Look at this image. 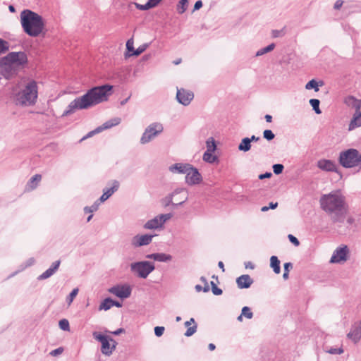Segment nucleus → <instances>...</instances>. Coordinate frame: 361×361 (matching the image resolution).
I'll return each mask as SVG.
<instances>
[{"instance_id": "29", "label": "nucleus", "mask_w": 361, "mask_h": 361, "mask_svg": "<svg viewBox=\"0 0 361 361\" xmlns=\"http://www.w3.org/2000/svg\"><path fill=\"white\" fill-rule=\"evenodd\" d=\"M149 47L148 43H145L138 47L136 49H135L134 52L130 53V54H125L126 58L130 57L133 56H137L140 55L142 53H143Z\"/></svg>"}, {"instance_id": "31", "label": "nucleus", "mask_w": 361, "mask_h": 361, "mask_svg": "<svg viewBox=\"0 0 361 361\" xmlns=\"http://www.w3.org/2000/svg\"><path fill=\"white\" fill-rule=\"evenodd\" d=\"M274 48H275V44L274 43H271L269 45L267 46L266 47H263V48L259 49L256 52L255 56H262V55H264V54H265L267 53H269V52L271 51L272 50H274Z\"/></svg>"}, {"instance_id": "4", "label": "nucleus", "mask_w": 361, "mask_h": 361, "mask_svg": "<svg viewBox=\"0 0 361 361\" xmlns=\"http://www.w3.org/2000/svg\"><path fill=\"white\" fill-rule=\"evenodd\" d=\"M38 97V87L34 80H29L16 94V104L21 106H30L36 104Z\"/></svg>"}, {"instance_id": "53", "label": "nucleus", "mask_w": 361, "mask_h": 361, "mask_svg": "<svg viewBox=\"0 0 361 361\" xmlns=\"http://www.w3.org/2000/svg\"><path fill=\"white\" fill-rule=\"evenodd\" d=\"M288 238L290 240V242L292 243L294 245L298 246L300 245V241L298 240V239L292 234H289L288 235Z\"/></svg>"}, {"instance_id": "16", "label": "nucleus", "mask_w": 361, "mask_h": 361, "mask_svg": "<svg viewBox=\"0 0 361 361\" xmlns=\"http://www.w3.org/2000/svg\"><path fill=\"white\" fill-rule=\"evenodd\" d=\"M348 253V248L346 245L336 248L330 259V262L339 263L342 261H345Z\"/></svg>"}, {"instance_id": "18", "label": "nucleus", "mask_w": 361, "mask_h": 361, "mask_svg": "<svg viewBox=\"0 0 361 361\" xmlns=\"http://www.w3.org/2000/svg\"><path fill=\"white\" fill-rule=\"evenodd\" d=\"M190 164L176 163L169 166V171L172 173L187 174L190 169H192Z\"/></svg>"}, {"instance_id": "64", "label": "nucleus", "mask_w": 361, "mask_h": 361, "mask_svg": "<svg viewBox=\"0 0 361 361\" xmlns=\"http://www.w3.org/2000/svg\"><path fill=\"white\" fill-rule=\"evenodd\" d=\"M245 267L246 269L250 268L253 269L255 268V265L251 262H245Z\"/></svg>"}, {"instance_id": "22", "label": "nucleus", "mask_w": 361, "mask_h": 361, "mask_svg": "<svg viewBox=\"0 0 361 361\" xmlns=\"http://www.w3.org/2000/svg\"><path fill=\"white\" fill-rule=\"evenodd\" d=\"M348 337L355 343H357L361 338V327L357 326V323L352 326L350 332L348 334Z\"/></svg>"}, {"instance_id": "21", "label": "nucleus", "mask_w": 361, "mask_h": 361, "mask_svg": "<svg viewBox=\"0 0 361 361\" xmlns=\"http://www.w3.org/2000/svg\"><path fill=\"white\" fill-rule=\"evenodd\" d=\"M146 257L150 259H154V261L161 262H167L172 259V256L171 255L163 252L149 254L147 255Z\"/></svg>"}, {"instance_id": "6", "label": "nucleus", "mask_w": 361, "mask_h": 361, "mask_svg": "<svg viewBox=\"0 0 361 361\" xmlns=\"http://www.w3.org/2000/svg\"><path fill=\"white\" fill-rule=\"evenodd\" d=\"M133 274L141 279H147L155 269L154 264L150 261H140L133 262L130 265Z\"/></svg>"}, {"instance_id": "27", "label": "nucleus", "mask_w": 361, "mask_h": 361, "mask_svg": "<svg viewBox=\"0 0 361 361\" xmlns=\"http://www.w3.org/2000/svg\"><path fill=\"white\" fill-rule=\"evenodd\" d=\"M323 85L324 82L322 80L317 82L316 80L312 79L305 85V88L307 90L313 89L315 92H318L319 90V87L322 86Z\"/></svg>"}, {"instance_id": "23", "label": "nucleus", "mask_w": 361, "mask_h": 361, "mask_svg": "<svg viewBox=\"0 0 361 361\" xmlns=\"http://www.w3.org/2000/svg\"><path fill=\"white\" fill-rule=\"evenodd\" d=\"M358 127H361V111L357 109L349 123L348 130H353Z\"/></svg>"}, {"instance_id": "1", "label": "nucleus", "mask_w": 361, "mask_h": 361, "mask_svg": "<svg viewBox=\"0 0 361 361\" xmlns=\"http://www.w3.org/2000/svg\"><path fill=\"white\" fill-rule=\"evenodd\" d=\"M112 87L111 85L106 84L90 88L85 94L73 100L63 111L62 116H68L76 110L87 109L106 101L111 94Z\"/></svg>"}, {"instance_id": "54", "label": "nucleus", "mask_w": 361, "mask_h": 361, "mask_svg": "<svg viewBox=\"0 0 361 361\" xmlns=\"http://www.w3.org/2000/svg\"><path fill=\"white\" fill-rule=\"evenodd\" d=\"M136 8L141 11H146L150 9V6L147 4V2L145 4H140L137 3H135Z\"/></svg>"}, {"instance_id": "40", "label": "nucleus", "mask_w": 361, "mask_h": 361, "mask_svg": "<svg viewBox=\"0 0 361 361\" xmlns=\"http://www.w3.org/2000/svg\"><path fill=\"white\" fill-rule=\"evenodd\" d=\"M59 327L61 330L69 331L70 325L69 322L66 319H62L59 322Z\"/></svg>"}, {"instance_id": "13", "label": "nucleus", "mask_w": 361, "mask_h": 361, "mask_svg": "<svg viewBox=\"0 0 361 361\" xmlns=\"http://www.w3.org/2000/svg\"><path fill=\"white\" fill-rule=\"evenodd\" d=\"M0 74L6 80H10L17 74V70L8 61H0Z\"/></svg>"}, {"instance_id": "45", "label": "nucleus", "mask_w": 361, "mask_h": 361, "mask_svg": "<svg viewBox=\"0 0 361 361\" xmlns=\"http://www.w3.org/2000/svg\"><path fill=\"white\" fill-rule=\"evenodd\" d=\"M212 286V291L215 295H220L222 294L223 291L221 288H218L214 281H211L210 283Z\"/></svg>"}, {"instance_id": "58", "label": "nucleus", "mask_w": 361, "mask_h": 361, "mask_svg": "<svg viewBox=\"0 0 361 361\" xmlns=\"http://www.w3.org/2000/svg\"><path fill=\"white\" fill-rule=\"evenodd\" d=\"M202 1L201 0H198L195 2V5H194V8H193V12L195 11H197L199 9H200L202 7Z\"/></svg>"}, {"instance_id": "34", "label": "nucleus", "mask_w": 361, "mask_h": 361, "mask_svg": "<svg viewBox=\"0 0 361 361\" xmlns=\"http://www.w3.org/2000/svg\"><path fill=\"white\" fill-rule=\"evenodd\" d=\"M310 104L312 107V109L315 111L317 114H320L322 113L319 109L320 101L317 99H310Z\"/></svg>"}, {"instance_id": "41", "label": "nucleus", "mask_w": 361, "mask_h": 361, "mask_svg": "<svg viewBox=\"0 0 361 361\" xmlns=\"http://www.w3.org/2000/svg\"><path fill=\"white\" fill-rule=\"evenodd\" d=\"M263 137L268 141L272 140L275 137L274 133L271 130H264L263 132Z\"/></svg>"}, {"instance_id": "33", "label": "nucleus", "mask_w": 361, "mask_h": 361, "mask_svg": "<svg viewBox=\"0 0 361 361\" xmlns=\"http://www.w3.org/2000/svg\"><path fill=\"white\" fill-rule=\"evenodd\" d=\"M206 151L214 152L216 149V145L215 140L212 137L207 139V140L206 141Z\"/></svg>"}, {"instance_id": "52", "label": "nucleus", "mask_w": 361, "mask_h": 361, "mask_svg": "<svg viewBox=\"0 0 361 361\" xmlns=\"http://www.w3.org/2000/svg\"><path fill=\"white\" fill-rule=\"evenodd\" d=\"M101 130H100V128H99V127H97V128H95L94 130H92L90 132H89L85 137H83L81 140H83L85 139H87L88 137H92V135L97 134V133H100Z\"/></svg>"}, {"instance_id": "24", "label": "nucleus", "mask_w": 361, "mask_h": 361, "mask_svg": "<svg viewBox=\"0 0 361 361\" xmlns=\"http://www.w3.org/2000/svg\"><path fill=\"white\" fill-rule=\"evenodd\" d=\"M121 120L120 118H114L106 121L104 123L102 124V126H99V128H100V130L102 132L104 130L109 129L110 128L118 125L121 123Z\"/></svg>"}, {"instance_id": "39", "label": "nucleus", "mask_w": 361, "mask_h": 361, "mask_svg": "<svg viewBox=\"0 0 361 361\" xmlns=\"http://www.w3.org/2000/svg\"><path fill=\"white\" fill-rule=\"evenodd\" d=\"M54 274V273L49 268L48 269H47L44 272H43L42 274H40L37 277V280H39V281L45 280V279L51 277Z\"/></svg>"}, {"instance_id": "25", "label": "nucleus", "mask_w": 361, "mask_h": 361, "mask_svg": "<svg viewBox=\"0 0 361 361\" xmlns=\"http://www.w3.org/2000/svg\"><path fill=\"white\" fill-rule=\"evenodd\" d=\"M187 200H188V197H185L184 198V200L180 201V202H178V203H173V195L169 194L164 199H163L162 202H163V204H164V207H168L170 204H172L173 206L176 207H178L179 205H182L184 202H186Z\"/></svg>"}, {"instance_id": "44", "label": "nucleus", "mask_w": 361, "mask_h": 361, "mask_svg": "<svg viewBox=\"0 0 361 361\" xmlns=\"http://www.w3.org/2000/svg\"><path fill=\"white\" fill-rule=\"evenodd\" d=\"M197 326L196 324H195L192 326L188 327L186 331L185 332L184 335L186 337H190L192 336L196 331H197Z\"/></svg>"}, {"instance_id": "55", "label": "nucleus", "mask_w": 361, "mask_h": 361, "mask_svg": "<svg viewBox=\"0 0 361 361\" xmlns=\"http://www.w3.org/2000/svg\"><path fill=\"white\" fill-rule=\"evenodd\" d=\"M200 280L204 284V286L203 287V291L204 293L208 292L209 290V286L208 285L207 279L204 276H201Z\"/></svg>"}, {"instance_id": "26", "label": "nucleus", "mask_w": 361, "mask_h": 361, "mask_svg": "<svg viewBox=\"0 0 361 361\" xmlns=\"http://www.w3.org/2000/svg\"><path fill=\"white\" fill-rule=\"evenodd\" d=\"M270 267L272 268L274 272L276 274H280L281 267L280 260L276 256H271L270 258Z\"/></svg>"}, {"instance_id": "19", "label": "nucleus", "mask_w": 361, "mask_h": 361, "mask_svg": "<svg viewBox=\"0 0 361 361\" xmlns=\"http://www.w3.org/2000/svg\"><path fill=\"white\" fill-rule=\"evenodd\" d=\"M238 287L240 289L248 288L253 283L252 279L248 274H243L236 279Z\"/></svg>"}, {"instance_id": "36", "label": "nucleus", "mask_w": 361, "mask_h": 361, "mask_svg": "<svg viewBox=\"0 0 361 361\" xmlns=\"http://www.w3.org/2000/svg\"><path fill=\"white\" fill-rule=\"evenodd\" d=\"M101 203L99 202V200H96L94 204L92 205H91L90 207H85L84 208V212L85 213H93L94 212H96L98 208H99V206Z\"/></svg>"}, {"instance_id": "12", "label": "nucleus", "mask_w": 361, "mask_h": 361, "mask_svg": "<svg viewBox=\"0 0 361 361\" xmlns=\"http://www.w3.org/2000/svg\"><path fill=\"white\" fill-rule=\"evenodd\" d=\"M194 98V94L190 90L184 88L177 90L176 99L178 102L183 106H188Z\"/></svg>"}, {"instance_id": "7", "label": "nucleus", "mask_w": 361, "mask_h": 361, "mask_svg": "<svg viewBox=\"0 0 361 361\" xmlns=\"http://www.w3.org/2000/svg\"><path fill=\"white\" fill-rule=\"evenodd\" d=\"M164 130V126L161 123L154 122L149 124L144 130L141 137L140 143L145 145L151 142Z\"/></svg>"}, {"instance_id": "51", "label": "nucleus", "mask_w": 361, "mask_h": 361, "mask_svg": "<svg viewBox=\"0 0 361 361\" xmlns=\"http://www.w3.org/2000/svg\"><path fill=\"white\" fill-rule=\"evenodd\" d=\"M60 264H61V261L56 260L51 264L49 269L55 274L56 272V271L58 270Z\"/></svg>"}, {"instance_id": "9", "label": "nucleus", "mask_w": 361, "mask_h": 361, "mask_svg": "<svg viewBox=\"0 0 361 361\" xmlns=\"http://www.w3.org/2000/svg\"><path fill=\"white\" fill-rule=\"evenodd\" d=\"M93 338L97 341L100 342L102 344L101 351L102 353L107 356H109L112 354L113 351L115 350V345H112L111 346V337L107 336H104L100 333L97 331L93 332L92 334Z\"/></svg>"}, {"instance_id": "61", "label": "nucleus", "mask_w": 361, "mask_h": 361, "mask_svg": "<svg viewBox=\"0 0 361 361\" xmlns=\"http://www.w3.org/2000/svg\"><path fill=\"white\" fill-rule=\"evenodd\" d=\"M272 176V173L271 172H266L264 173H262L259 176V179L263 180L265 178H269Z\"/></svg>"}, {"instance_id": "8", "label": "nucleus", "mask_w": 361, "mask_h": 361, "mask_svg": "<svg viewBox=\"0 0 361 361\" xmlns=\"http://www.w3.org/2000/svg\"><path fill=\"white\" fill-rule=\"evenodd\" d=\"M1 61H8L13 66H24L27 63V54L23 51H12L6 56L0 58Z\"/></svg>"}, {"instance_id": "48", "label": "nucleus", "mask_w": 361, "mask_h": 361, "mask_svg": "<svg viewBox=\"0 0 361 361\" xmlns=\"http://www.w3.org/2000/svg\"><path fill=\"white\" fill-rule=\"evenodd\" d=\"M327 353L331 355H341L343 353V349L342 348H331Z\"/></svg>"}, {"instance_id": "28", "label": "nucleus", "mask_w": 361, "mask_h": 361, "mask_svg": "<svg viewBox=\"0 0 361 361\" xmlns=\"http://www.w3.org/2000/svg\"><path fill=\"white\" fill-rule=\"evenodd\" d=\"M238 148L239 151L248 152L251 148L250 140H248V137L243 138Z\"/></svg>"}, {"instance_id": "46", "label": "nucleus", "mask_w": 361, "mask_h": 361, "mask_svg": "<svg viewBox=\"0 0 361 361\" xmlns=\"http://www.w3.org/2000/svg\"><path fill=\"white\" fill-rule=\"evenodd\" d=\"M126 49H127V52L126 54H130V53L134 52L135 49L133 47V39L132 38L129 39L126 42Z\"/></svg>"}, {"instance_id": "42", "label": "nucleus", "mask_w": 361, "mask_h": 361, "mask_svg": "<svg viewBox=\"0 0 361 361\" xmlns=\"http://www.w3.org/2000/svg\"><path fill=\"white\" fill-rule=\"evenodd\" d=\"M242 314L245 316L247 319H252L253 317V313L252 312L250 308L249 307L245 306L242 308Z\"/></svg>"}, {"instance_id": "49", "label": "nucleus", "mask_w": 361, "mask_h": 361, "mask_svg": "<svg viewBox=\"0 0 361 361\" xmlns=\"http://www.w3.org/2000/svg\"><path fill=\"white\" fill-rule=\"evenodd\" d=\"M285 35L284 29L282 30H273L271 32L272 37L277 38L282 37Z\"/></svg>"}, {"instance_id": "38", "label": "nucleus", "mask_w": 361, "mask_h": 361, "mask_svg": "<svg viewBox=\"0 0 361 361\" xmlns=\"http://www.w3.org/2000/svg\"><path fill=\"white\" fill-rule=\"evenodd\" d=\"M293 268V264L291 262H286L283 264L284 272L283 278L284 280H287L289 277V271Z\"/></svg>"}, {"instance_id": "5", "label": "nucleus", "mask_w": 361, "mask_h": 361, "mask_svg": "<svg viewBox=\"0 0 361 361\" xmlns=\"http://www.w3.org/2000/svg\"><path fill=\"white\" fill-rule=\"evenodd\" d=\"M339 163L344 168H352L361 164V154L357 149L350 148L342 151L339 155Z\"/></svg>"}, {"instance_id": "35", "label": "nucleus", "mask_w": 361, "mask_h": 361, "mask_svg": "<svg viewBox=\"0 0 361 361\" xmlns=\"http://www.w3.org/2000/svg\"><path fill=\"white\" fill-rule=\"evenodd\" d=\"M189 0H180L177 6V10L178 13L183 14L188 8Z\"/></svg>"}, {"instance_id": "59", "label": "nucleus", "mask_w": 361, "mask_h": 361, "mask_svg": "<svg viewBox=\"0 0 361 361\" xmlns=\"http://www.w3.org/2000/svg\"><path fill=\"white\" fill-rule=\"evenodd\" d=\"M35 263V259L33 257H30L25 262V265L24 268H27L28 267L32 266Z\"/></svg>"}, {"instance_id": "32", "label": "nucleus", "mask_w": 361, "mask_h": 361, "mask_svg": "<svg viewBox=\"0 0 361 361\" xmlns=\"http://www.w3.org/2000/svg\"><path fill=\"white\" fill-rule=\"evenodd\" d=\"M112 299L111 298H105L99 305V310H109L112 307L111 305Z\"/></svg>"}, {"instance_id": "17", "label": "nucleus", "mask_w": 361, "mask_h": 361, "mask_svg": "<svg viewBox=\"0 0 361 361\" xmlns=\"http://www.w3.org/2000/svg\"><path fill=\"white\" fill-rule=\"evenodd\" d=\"M119 185L120 183L118 180H114L112 183V186L109 188H104L103 190L102 195L97 200H99V202L101 203L108 200L115 192L118 190Z\"/></svg>"}, {"instance_id": "11", "label": "nucleus", "mask_w": 361, "mask_h": 361, "mask_svg": "<svg viewBox=\"0 0 361 361\" xmlns=\"http://www.w3.org/2000/svg\"><path fill=\"white\" fill-rule=\"evenodd\" d=\"M108 291L121 299H126L130 296L132 288L127 284H118L111 287Z\"/></svg>"}, {"instance_id": "43", "label": "nucleus", "mask_w": 361, "mask_h": 361, "mask_svg": "<svg viewBox=\"0 0 361 361\" xmlns=\"http://www.w3.org/2000/svg\"><path fill=\"white\" fill-rule=\"evenodd\" d=\"M272 168H273V171L276 175L281 174L284 169V166L281 164H275L273 165Z\"/></svg>"}, {"instance_id": "14", "label": "nucleus", "mask_w": 361, "mask_h": 361, "mask_svg": "<svg viewBox=\"0 0 361 361\" xmlns=\"http://www.w3.org/2000/svg\"><path fill=\"white\" fill-rule=\"evenodd\" d=\"M202 180V176L199 172L198 169L192 166V169H190L185 176V182L189 185H194L200 183Z\"/></svg>"}, {"instance_id": "60", "label": "nucleus", "mask_w": 361, "mask_h": 361, "mask_svg": "<svg viewBox=\"0 0 361 361\" xmlns=\"http://www.w3.org/2000/svg\"><path fill=\"white\" fill-rule=\"evenodd\" d=\"M42 178V176L39 175V174H35V176H33L30 180V184H32L35 181H39Z\"/></svg>"}, {"instance_id": "3", "label": "nucleus", "mask_w": 361, "mask_h": 361, "mask_svg": "<svg viewBox=\"0 0 361 361\" xmlns=\"http://www.w3.org/2000/svg\"><path fill=\"white\" fill-rule=\"evenodd\" d=\"M20 23L23 32L30 37H37L44 32L43 18L31 10L25 9L20 13Z\"/></svg>"}, {"instance_id": "63", "label": "nucleus", "mask_w": 361, "mask_h": 361, "mask_svg": "<svg viewBox=\"0 0 361 361\" xmlns=\"http://www.w3.org/2000/svg\"><path fill=\"white\" fill-rule=\"evenodd\" d=\"M343 4V1L342 0H337L335 2L334 6V9H336V10L340 9L341 7L342 6Z\"/></svg>"}, {"instance_id": "57", "label": "nucleus", "mask_w": 361, "mask_h": 361, "mask_svg": "<svg viewBox=\"0 0 361 361\" xmlns=\"http://www.w3.org/2000/svg\"><path fill=\"white\" fill-rule=\"evenodd\" d=\"M105 331L107 332V333L111 334H113L114 336H118L121 334L124 333L125 332V329L123 328H119V329H116L114 331H109L108 330H106Z\"/></svg>"}, {"instance_id": "56", "label": "nucleus", "mask_w": 361, "mask_h": 361, "mask_svg": "<svg viewBox=\"0 0 361 361\" xmlns=\"http://www.w3.org/2000/svg\"><path fill=\"white\" fill-rule=\"evenodd\" d=\"M63 348H61V347H59L55 350H53L52 351L50 352V355L51 356H56L58 355H60L63 353Z\"/></svg>"}, {"instance_id": "37", "label": "nucleus", "mask_w": 361, "mask_h": 361, "mask_svg": "<svg viewBox=\"0 0 361 361\" xmlns=\"http://www.w3.org/2000/svg\"><path fill=\"white\" fill-rule=\"evenodd\" d=\"M9 49V43L2 38H0V55L6 53Z\"/></svg>"}, {"instance_id": "10", "label": "nucleus", "mask_w": 361, "mask_h": 361, "mask_svg": "<svg viewBox=\"0 0 361 361\" xmlns=\"http://www.w3.org/2000/svg\"><path fill=\"white\" fill-rule=\"evenodd\" d=\"M172 214H163L155 216L154 218L147 221L143 226L145 229H156L161 228L163 225L172 217Z\"/></svg>"}, {"instance_id": "62", "label": "nucleus", "mask_w": 361, "mask_h": 361, "mask_svg": "<svg viewBox=\"0 0 361 361\" xmlns=\"http://www.w3.org/2000/svg\"><path fill=\"white\" fill-rule=\"evenodd\" d=\"M161 0H148L147 4L150 6V8L155 7Z\"/></svg>"}, {"instance_id": "47", "label": "nucleus", "mask_w": 361, "mask_h": 361, "mask_svg": "<svg viewBox=\"0 0 361 361\" xmlns=\"http://www.w3.org/2000/svg\"><path fill=\"white\" fill-rule=\"evenodd\" d=\"M78 288H74L71 293L70 294L68 295V298H67V301L68 302V303H71L73 302V300H74V298L76 297V295H78Z\"/></svg>"}, {"instance_id": "2", "label": "nucleus", "mask_w": 361, "mask_h": 361, "mask_svg": "<svg viewBox=\"0 0 361 361\" xmlns=\"http://www.w3.org/2000/svg\"><path fill=\"white\" fill-rule=\"evenodd\" d=\"M321 208L331 215L334 223H343L345 219V197L338 192L323 195L319 200Z\"/></svg>"}, {"instance_id": "30", "label": "nucleus", "mask_w": 361, "mask_h": 361, "mask_svg": "<svg viewBox=\"0 0 361 361\" xmlns=\"http://www.w3.org/2000/svg\"><path fill=\"white\" fill-rule=\"evenodd\" d=\"M212 153V152L205 151L202 157L203 160L209 164L214 163L218 158L216 155H213Z\"/></svg>"}, {"instance_id": "15", "label": "nucleus", "mask_w": 361, "mask_h": 361, "mask_svg": "<svg viewBox=\"0 0 361 361\" xmlns=\"http://www.w3.org/2000/svg\"><path fill=\"white\" fill-rule=\"evenodd\" d=\"M154 235L150 234L136 235L131 240V244L135 247L148 245L152 243Z\"/></svg>"}, {"instance_id": "20", "label": "nucleus", "mask_w": 361, "mask_h": 361, "mask_svg": "<svg viewBox=\"0 0 361 361\" xmlns=\"http://www.w3.org/2000/svg\"><path fill=\"white\" fill-rule=\"evenodd\" d=\"M318 167L326 171H336L337 169V166L335 162L329 159L319 161Z\"/></svg>"}, {"instance_id": "50", "label": "nucleus", "mask_w": 361, "mask_h": 361, "mask_svg": "<svg viewBox=\"0 0 361 361\" xmlns=\"http://www.w3.org/2000/svg\"><path fill=\"white\" fill-rule=\"evenodd\" d=\"M164 330L165 329L164 326H156L154 327V334L156 336L160 337L163 335Z\"/></svg>"}]
</instances>
